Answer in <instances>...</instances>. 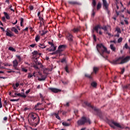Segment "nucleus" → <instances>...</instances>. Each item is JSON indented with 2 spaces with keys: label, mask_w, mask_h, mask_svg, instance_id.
<instances>
[{
  "label": "nucleus",
  "mask_w": 130,
  "mask_h": 130,
  "mask_svg": "<svg viewBox=\"0 0 130 130\" xmlns=\"http://www.w3.org/2000/svg\"><path fill=\"white\" fill-rule=\"evenodd\" d=\"M85 77L88 78V79H92V75L89 74H85Z\"/></svg>",
  "instance_id": "nucleus-32"
},
{
  "label": "nucleus",
  "mask_w": 130,
  "mask_h": 130,
  "mask_svg": "<svg viewBox=\"0 0 130 130\" xmlns=\"http://www.w3.org/2000/svg\"><path fill=\"white\" fill-rule=\"evenodd\" d=\"M102 30H104V31H108L109 30H110V26H100V31H99V33H102V31H101Z\"/></svg>",
  "instance_id": "nucleus-9"
},
{
  "label": "nucleus",
  "mask_w": 130,
  "mask_h": 130,
  "mask_svg": "<svg viewBox=\"0 0 130 130\" xmlns=\"http://www.w3.org/2000/svg\"><path fill=\"white\" fill-rule=\"evenodd\" d=\"M8 49H9V50H10L11 51L16 52V50L12 47H10Z\"/></svg>",
  "instance_id": "nucleus-34"
},
{
  "label": "nucleus",
  "mask_w": 130,
  "mask_h": 130,
  "mask_svg": "<svg viewBox=\"0 0 130 130\" xmlns=\"http://www.w3.org/2000/svg\"><path fill=\"white\" fill-rule=\"evenodd\" d=\"M130 60V56H125L122 55L120 56L118 58H116L115 60H113L111 62V63L113 64H123L124 63H126L128 62Z\"/></svg>",
  "instance_id": "nucleus-1"
},
{
  "label": "nucleus",
  "mask_w": 130,
  "mask_h": 130,
  "mask_svg": "<svg viewBox=\"0 0 130 130\" xmlns=\"http://www.w3.org/2000/svg\"><path fill=\"white\" fill-rule=\"evenodd\" d=\"M122 42V38H120L118 39L117 42L118 43H120V42Z\"/></svg>",
  "instance_id": "nucleus-39"
},
{
  "label": "nucleus",
  "mask_w": 130,
  "mask_h": 130,
  "mask_svg": "<svg viewBox=\"0 0 130 130\" xmlns=\"http://www.w3.org/2000/svg\"><path fill=\"white\" fill-rule=\"evenodd\" d=\"M48 44H49V45H51L52 47V46H53V47L54 46V45L51 42H48Z\"/></svg>",
  "instance_id": "nucleus-48"
},
{
  "label": "nucleus",
  "mask_w": 130,
  "mask_h": 130,
  "mask_svg": "<svg viewBox=\"0 0 130 130\" xmlns=\"http://www.w3.org/2000/svg\"><path fill=\"white\" fill-rule=\"evenodd\" d=\"M100 25H97L94 27L93 30H94L95 32H97V33H98V30H100Z\"/></svg>",
  "instance_id": "nucleus-19"
},
{
  "label": "nucleus",
  "mask_w": 130,
  "mask_h": 130,
  "mask_svg": "<svg viewBox=\"0 0 130 130\" xmlns=\"http://www.w3.org/2000/svg\"><path fill=\"white\" fill-rule=\"evenodd\" d=\"M3 107V104H2V98H0V108Z\"/></svg>",
  "instance_id": "nucleus-49"
},
{
  "label": "nucleus",
  "mask_w": 130,
  "mask_h": 130,
  "mask_svg": "<svg viewBox=\"0 0 130 130\" xmlns=\"http://www.w3.org/2000/svg\"><path fill=\"white\" fill-rule=\"evenodd\" d=\"M122 88H123V90H127V89H130V84L123 86Z\"/></svg>",
  "instance_id": "nucleus-16"
},
{
  "label": "nucleus",
  "mask_w": 130,
  "mask_h": 130,
  "mask_svg": "<svg viewBox=\"0 0 130 130\" xmlns=\"http://www.w3.org/2000/svg\"><path fill=\"white\" fill-rule=\"evenodd\" d=\"M49 90H50V91L53 93H58V92H60V89L50 87L49 88Z\"/></svg>",
  "instance_id": "nucleus-12"
},
{
  "label": "nucleus",
  "mask_w": 130,
  "mask_h": 130,
  "mask_svg": "<svg viewBox=\"0 0 130 130\" xmlns=\"http://www.w3.org/2000/svg\"><path fill=\"white\" fill-rule=\"evenodd\" d=\"M39 47H40V48H42V49H43L44 48H45V47H46V46L44 45V44L42 43V44H39Z\"/></svg>",
  "instance_id": "nucleus-22"
},
{
  "label": "nucleus",
  "mask_w": 130,
  "mask_h": 130,
  "mask_svg": "<svg viewBox=\"0 0 130 130\" xmlns=\"http://www.w3.org/2000/svg\"><path fill=\"white\" fill-rule=\"evenodd\" d=\"M86 122H88L89 124H91V121H90V119L86 118V117H82L81 119L77 121V123L78 125H83L85 124Z\"/></svg>",
  "instance_id": "nucleus-4"
},
{
  "label": "nucleus",
  "mask_w": 130,
  "mask_h": 130,
  "mask_svg": "<svg viewBox=\"0 0 130 130\" xmlns=\"http://www.w3.org/2000/svg\"><path fill=\"white\" fill-rule=\"evenodd\" d=\"M103 3L105 9L107 10V9H108V4H107V1H106V0H103Z\"/></svg>",
  "instance_id": "nucleus-13"
},
{
  "label": "nucleus",
  "mask_w": 130,
  "mask_h": 130,
  "mask_svg": "<svg viewBox=\"0 0 130 130\" xmlns=\"http://www.w3.org/2000/svg\"><path fill=\"white\" fill-rule=\"evenodd\" d=\"M39 19L40 20V22H42L43 25H44V19L41 17V16H39Z\"/></svg>",
  "instance_id": "nucleus-30"
},
{
  "label": "nucleus",
  "mask_w": 130,
  "mask_h": 130,
  "mask_svg": "<svg viewBox=\"0 0 130 130\" xmlns=\"http://www.w3.org/2000/svg\"><path fill=\"white\" fill-rule=\"evenodd\" d=\"M107 34L108 36H110V37H113V35H111L110 33H108Z\"/></svg>",
  "instance_id": "nucleus-57"
},
{
  "label": "nucleus",
  "mask_w": 130,
  "mask_h": 130,
  "mask_svg": "<svg viewBox=\"0 0 130 130\" xmlns=\"http://www.w3.org/2000/svg\"><path fill=\"white\" fill-rule=\"evenodd\" d=\"M91 86H92V87L95 88V87H96L97 86V83L95 82H93L91 83Z\"/></svg>",
  "instance_id": "nucleus-33"
},
{
  "label": "nucleus",
  "mask_w": 130,
  "mask_h": 130,
  "mask_svg": "<svg viewBox=\"0 0 130 130\" xmlns=\"http://www.w3.org/2000/svg\"><path fill=\"white\" fill-rule=\"evenodd\" d=\"M40 98L42 99L43 98H45V96H43V95H42V94L40 93Z\"/></svg>",
  "instance_id": "nucleus-52"
},
{
  "label": "nucleus",
  "mask_w": 130,
  "mask_h": 130,
  "mask_svg": "<svg viewBox=\"0 0 130 130\" xmlns=\"http://www.w3.org/2000/svg\"><path fill=\"white\" fill-rule=\"evenodd\" d=\"M125 48L126 49H128L129 48L128 47V45H127V43H126L124 46Z\"/></svg>",
  "instance_id": "nucleus-46"
},
{
  "label": "nucleus",
  "mask_w": 130,
  "mask_h": 130,
  "mask_svg": "<svg viewBox=\"0 0 130 130\" xmlns=\"http://www.w3.org/2000/svg\"><path fill=\"white\" fill-rule=\"evenodd\" d=\"M0 28L1 29V30H2L3 32H5V28H4V27H0Z\"/></svg>",
  "instance_id": "nucleus-63"
},
{
  "label": "nucleus",
  "mask_w": 130,
  "mask_h": 130,
  "mask_svg": "<svg viewBox=\"0 0 130 130\" xmlns=\"http://www.w3.org/2000/svg\"><path fill=\"white\" fill-rule=\"evenodd\" d=\"M11 31L12 32H15V33H18V29H17V28H16V27H12L11 28Z\"/></svg>",
  "instance_id": "nucleus-28"
},
{
  "label": "nucleus",
  "mask_w": 130,
  "mask_h": 130,
  "mask_svg": "<svg viewBox=\"0 0 130 130\" xmlns=\"http://www.w3.org/2000/svg\"><path fill=\"white\" fill-rule=\"evenodd\" d=\"M84 104L86 105V106H88V107H89V108H91V109H93L94 111H95L96 112L97 115L100 117V118H103V116H102V113L99 109H98L97 108L94 107V106H92L91 105V104L88 103L87 102H85Z\"/></svg>",
  "instance_id": "nucleus-3"
},
{
  "label": "nucleus",
  "mask_w": 130,
  "mask_h": 130,
  "mask_svg": "<svg viewBox=\"0 0 130 130\" xmlns=\"http://www.w3.org/2000/svg\"><path fill=\"white\" fill-rule=\"evenodd\" d=\"M2 21H3V22H6V17H5V16H3V17H2Z\"/></svg>",
  "instance_id": "nucleus-54"
},
{
  "label": "nucleus",
  "mask_w": 130,
  "mask_h": 130,
  "mask_svg": "<svg viewBox=\"0 0 130 130\" xmlns=\"http://www.w3.org/2000/svg\"><path fill=\"white\" fill-rule=\"evenodd\" d=\"M9 9L11 11H12V12H15V10L13 9V8H12V5H10L9 6Z\"/></svg>",
  "instance_id": "nucleus-45"
},
{
  "label": "nucleus",
  "mask_w": 130,
  "mask_h": 130,
  "mask_svg": "<svg viewBox=\"0 0 130 130\" xmlns=\"http://www.w3.org/2000/svg\"><path fill=\"white\" fill-rule=\"evenodd\" d=\"M101 8V4L100 3H98L97 5V10H99Z\"/></svg>",
  "instance_id": "nucleus-41"
},
{
  "label": "nucleus",
  "mask_w": 130,
  "mask_h": 130,
  "mask_svg": "<svg viewBox=\"0 0 130 130\" xmlns=\"http://www.w3.org/2000/svg\"><path fill=\"white\" fill-rule=\"evenodd\" d=\"M39 40H40V36L38 35L36 37L35 41H36V42H38V41H39Z\"/></svg>",
  "instance_id": "nucleus-27"
},
{
  "label": "nucleus",
  "mask_w": 130,
  "mask_h": 130,
  "mask_svg": "<svg viewBox=\"0 0 130 130\" xmlns=\"http://www.w3.org/2000/svg\"><path fill=\"white\" fill-rule=\"evenodd\" d=\"M66 49V45H61L59 46L58 50L56 51V53H60L62 51Z\"/></svg>",
  "instance_id": "nucleus-8"
},
{
  "label": "nucleus",
  "mask_w": 130,
  "mask_h": 130,
  "mask_svg": "<svg viewBox=\"0 0 130 130\" xmlns=\"http://www.w3.org/2000/svg\"><path fill=\"white\" fill-rule=\"evenodd\" d=\"M66 61V58H63L62 60H61V62H64Z\"/></svg>",
  "instance_id": "nucleus-59"
},
{
  "label": "nucleus",
  "mask_w": 130,
  "mask_h": 130,
  "mask_svg": "<svg viewBox=\"0 0 130 130\" xmlns=\"http://www.w3.org/2000/svg\"><path fill=\"white\" fill-rule=\"evenodd\" d=\"M71 121H72V119H68L66 122V126H70L72 123Z\"/></svg>",
  "instance_id": "nucleus-14"
},
{
  "label": "nucleus",
  "mask_w": 130,
  "mask_h": 130,
  "mask_svg": "<svg viewBox=\"0 0 130 130\" xmlns=\"http://www.w3.org/2000/svg\"><path fill=\"white\" fill-rule=\"evenodd\" d=\"M30 91H31V90L30 89H28V90H27L25 92V94H29V93H30Z\"/></svg>",
  "instance_id": "nucleus-58"
},
{
  "label": "nucleus",
  "mask_w": 130,
  "mask_h": 130,
  "mask_svg": "<svg viewBox=\"0 0 130 130\" xmlns=\"http://www.w3.org/2000/svg\"><path fill=\"white\" fill-rule=\"evenodd\" d=\"M28 118H31L32 120H35L37 117H36V114H34V113H30L28 114Z\"/></svg>",
  "instance_id": "nucleus-10"
},
{
  "label": "nucleus",
  "mask_w": 130,
  "mask_h": 130,
  "mask_svg": "<svg viewBox=\"0 0 130 130\" xmlns=\"http://www.w3.org/2000/svg\"><path fill=\"white\" fill-rule=\"evenodd\" d=\"M39 105H42V103H37V104L35 105V109H36V108H37V107H38V106H39Z\"/></svg>",
  "instance_id": "nucleus-36"
},
{
  "label": "nucleus",
  "mask_w": 130,
  "mask_h": 130,
  "mask_svg": "<svg viewBox=\"0 0 130 130\" xmlns=\"http://www.w3.org/2000/svg\"><path fill=\"white\" fill-rule=\"evenodd\" d=\"M21 97H22L23 98H26V97H27V95L25 94H21Z\"/></svg>",
  "instance_id": "nucleus-60"
},
{
  "label": "nucleus",
  "mask_w": 130,
  "mask_h": 130,
  "mask_svg": "<svg viewBox=\"0 0 130 130\" xmlns=\"http://www.w3.org/2000/svg\"><path fill=\"white\" fill-rule=\"evenodd\" d=\"M22 72H24L25 73H27V72H28V70L25 68H22Z\"/></svg>",
  "instance_id": "nucleus-47"
},
{
  "label": "nucleus",
  "mask_w": 130,
  "mask_h": 130,
  "mask_svg": "<svg viewBox=\"0 0 130 130\" xmlns=\"http://www.w3.org/2000/svg\"><path fill=\"white\" fill-rule=\"evenodd\" d=\"M116 31H117L118 33H120V28L117 27L116 28Z\"/></svg>",
  "instance_id": "nucleus-44"
},
{
  "label": "nucleus",
  "mask_w": 130,
  "mask_h": 130,
  "mask_svg": "<svg viewBox=\"0 0 130 130\" xmlns=\"http://www.w3.org/2000/svg\"><path fill=\"white\" fill-rule=\"evenodd\" d=\"M73 38H74V37H73V35L69 34V36L68 37L69 41H70V42H73Z\"/></svg>",
  "instance_id": "nucleus-17"
},
{
  "label": "nucleus",
  "mask_w": 130,
  "mask_h": 130,
  "mask_svg": "<svg viewBox=\"0 0 130 130\" xmlns=\"http://www.w3.org/2000/svg\"><path fill=\"white\" fill-rule=\"evenodd\" d=\"M33 77V75H32V74L29 73H28V76H27V78L28 79H31V78Z\"/></svg>",
  "instance_id": "nucleus-35"
},
{
  "label": "nucleus",
  "mask_w": 130,
  "mask_h": 130,
  "mask_svg": "<svg viewBox=\"0 0 130 130\" xmlns=\"http://www.w3.org/2000/svg\"><path fill=\"white\" fill-rule=\"evenodd\" d=\"M110 43H114L115 44V43H116V41L115 40L110 41Z\"/></svg>",
  "instance_id": "nucleus-56"
},
{
  "label": "nucleus",
  "mask_w": 130,
  "mask_h": 130,
  "mask_svg": "<svg viewBox=\"0 0 130 130\" xmlns=\"http://www.w3.org/2000/svg\"><path fill=\"white\" fill-rule=\"evenodd\" d=\"M18 63H19L18 62L17 59H15L13 61V67L14 68L15 70H16V71H19V68L17 67H18Z\"/></svg>",
  "instance_id": "nucleus-11"
},
{
  "label": "nucleus",
  "mask_w": 130,
  "mask_h": 130,
  "mask_svg": "<svg viewBox=\"0 0 130 130\" xmlns=\"http://www.w3.org/2000/svg\"><path fill=\"white\" fill-rule=\"evenodd\" d=\"M40 15H41V13L40 12H39L38 13V17L39 18V17H41Z\"/></svg>",
  "instance_id": "nucleus-61"
},
{
  "label": "nucleus",
  "mask_w": 130,
  "mask_h": 130,
  "mask_svg": "<svg viewBox=\"0 0 130 130\" xmlns=\"http://www.w3.org/2000/svg\"><path fill=\"white\" fill-rule=\"evenodd\" d=\"M33 9H34V8L33 7V6H29V9L30 11H32Z\"/></svg>",
  "instance_id": "nucleus-55"
},
{
  "label": "nucleus",
  "mask_w": 130,
  "mask_h": 130,
  "mask_svg": "<svg viewBox=\"0 0 130 130\" xmlns=\"http://www.w3.org/2000/svg\"><path fill=\"white\" fill-rule=\"evenodd\" d=\"M46 76H42L41 78H38V81H45V80H46Z\"/></svg>",
  "instance_id": "nucleus-21"
},
{
  "label": "nucleus",
  "mask_w": 130,
  "mask_h": 130,
  "mask_svg": "<svg viewBox=\"0 0 130 130\" xmlns=\"http://www.w3.org/2000/svg\"><path fill=\"white\" fill-rule=\"evenodd\" d=\"M4 15H5V17L6 19H7V20H10V15H9L8 13L4 12Z\"/></svg>",
  "instance_id": "nucleus-18"
},
{
  "label": "nucleus",
  "mask_w": 130,
  "mask_h": 130,
  "mask_svg": "<svg viewBox=\"0 0 130 130\" xmlns=\"http://www.w3.org/2000/svg\"><path fill=\"white\" fill-rule=\"evenodd\" d=\"M73 32H80V29L79 28H74Z\"/></svg>",
  "instance_id": "nucleus-40"
},
{
  "label": "nucleus",
  "mask_w": 130,
  "mask_h": 130,
  "mask_svg": "<svg viewBox=\"0 0 130 130\" xmlns=\"http://www.w3.org/2000/svg\"><path fill=\"white\" fill-rule=\"evenodd\" d=\"M19 100H20V99H12V100H10V101L11 102H17V101H19Z\"/></svg>",
  "instance_id": "nucleus-37"
},
{
  "label": "nucleus",
  "mask_w": 130,
  "mask_h": 130,
  "mask_svg": "<svg viewBox=\"0 0 130 130\" xmlns=\"http://www.w3.org/2000/svg\"><path fill=\"white\" fill-rule=\"evenodd\" d=\"M69 3L70 5H79V3L76 1H70Z\"/></svg>",
  "instance_id": "nucleus-24"
},
{
  "label": "nucleus",
  "mask_w": 130,
  "mask_h": 130,
  "mask_svg": "<svg viewBox=\"0 0 130 130\" xmlns=\"http://www.w3.org/2000/svg\"><path fill=\"white\" fill-rule=\"evenodd\" d=\"M96 49L99 53H100V55L102 56L104 58H108V56H104V53H108L109 54L110 53V51H107V48L103 45L102 44H98L96 45Z\"/></svg>",
  "instance_id": "nucleus-2"
},
{
  "label": "nucleus",
  "mask_w": 130,
  "mask_h": 130,
  "mask_svg": "<svg viewBox=\"0 0 130 130\" xmlns=\"http://www.w3.org/2000/svg\"><path fill=\"white\" fill-rule=\"evenodd\" d=\"M6 36H9V37H13V36H14V34L6 33Z\"/></svg>",
  "instance_id": "nucleus-31"
},
{
  "label": "nucleus",
  "mask_w": 130,
  "mask_h": 130,
  "mask_svg": "<svg viewBox=\"0 0 130 130\" xmlns=\"http://www.w3.org/2000/svg\"><path fill=\"white\" fill-rule=\"evenodd\" d=\"M66 73H67V74H72L73 73V69H72L71 64L67 63V61L66 64Z\"/></svg>",
  "instance_id": "nucleus-6"
},
{
  "label": "nucleus",
  "mask_w": 130,
  "mask_h": 130,
  "mask_svg": "<svg viewBox=\"0 0 130 130\" xmlns=\"http://www.w3.org/2000/svg\"><path fill=\"white\" fill-rule=\"evenodd\" d=\"M42 102H45V98H43V99H41Z\"/></svg>",
  "instance_id": "nucleus-62"
},
{
  "label": "nucleus",
  "mask_w": 130,
  "mask_h": 130,
  "mask_svg": "<svg viewBox=\"0 0 130 130\" xmlns=\"http://www.w3.org/2000/svg\"><path fill=\"white\" fill-rule=\"evenodd\" d=\"M52 47H53V49H50L49 50V51H54L55 50V49H56V48L54 46H52Z\"/></svg>",
  "instance_id": "nucleus-42"
},
{
  "label": "nucleus",
  "mask_w": 130,
  "mask_h": 130,
  "mask_svg": "<svg viewBox=\"0 0 130 130\" xmlns=\"http://www.w3.org/2000/svg\"><path fill=\"white\" fill-rule=\"evenodd\" d=\"M111 127L113 128H115V126L119 127V128H123V127L119 124V123L114 122V121H112V123L109 124ZM115 125V126H114Z\"/></svg>",
  "instance_id": "nucleus-7"
},
{
  "label": "nucleus",
  "mask_w": 130,
  "mask_h": 130,
  "mask_svg": "<svg viewBox=\"0 0 130 130\" xmlns=\"http://www.w3.org/2000/svg\"><path fill=\"white\" fill-rule=\"evenodd\" d=\"M92 16H93V17H94V16H95V12H94V10H93V11H92Z\"/></svg>",
  "instance_id": "nucleus-64"
},
{
  "label": "nucleus",
  "mask_w": 130,
  "mask_h": 130,
  "mask_svg": "<svg viewBox=\"0 0 130 130\" xmlns=\"http://www.w3.org/2000/svg\"><path fill=\"white\" fill-rule=\"evenodd\" d=\"M110 48L112 51H114V52H115L116 51V48L114 47V45L113 44H111L110 45Z\"/></svg>",
  "instance_id": "nucleus-15"
},
{
  "label": "nucleus",
  "mask_w": 130,
  "mask_h": 130,
  "mask_svg": "<svg viewBox=\"0 0 130 130\" xmlns=\"http://www.w3.org/2000/svg\"><path fill=\"white\" fill-rule=\"evenodd\" d=\"M93 40H94V41H97V39L96 38V36L95 35H93Z\"/></svg>",
  "instance_id": "nucleus-50"
},
{
  "label": "nucleus",
  "mask_w": 130,
  "mask_h": 130,
  "mask_svg": "<svg viewBox=\"0 0 130 130\" xmlns=\"http://www.w3.org/2000/svg\"><path fill=\"white\" fill-rule=\"evenodd\" d=\"M36 45V44H31L30 45V47H32L33 48L35 47Z\"/></svg>",
  "instance_id": "nucleus-53"
},
{
  "label": "nucleus",
  "mask_w": 130,
  "mask_h": 130,
  "mask_svg": "<svg viewBox=\"0 0 130 130\" xmlns=\"http://www.w3.org/2000/svg\"><path fill=\"white\" fill-rule=\"evenodd\" d=\"M28 30H29L30 32H33V28L31 27H26L24 29H23V31H28Z\"/></svg>",
  "instance_id": "nucleus-20"
},
{
  "label": "nucleus",
  "mask_w": 130,
  "mask_h": 130,
  "mask_svg": "<svg viewBox=\"0 0 130 130\" xmlns=\"http://www.w3.org/2000/svg\"><path fill=\"white\" fill-rule=\"evenodd\" d=\"M53 115L55 116V117H56V118H57V119H58L59 120H60V117L58 115V113H54L53 114Z\"/></svg>",
  "instance_id": "nucleus-23"
},
{
  "label": "nucleus",
  "mask_w": 130,
  "mask_h": 130,
  "mask_svg": "<svg viewBox=\"0 0 130 130\" xmlns=\"http://www.w3.org/2000/svg\"><path fill=\"white\" fill-rule=\"evenodd\" d=\"M16 57H17L18 59H19V61H21L22 60V58H21V56L19 55H16Z\"/></svg>",
  "instance_id": "nucleus-43"
},
{
  "label": "nucleus",
  "mask_w": 130,
  "mask_h": 130,
  "mask_svg": "<svg viewBox=\"0 0 130 130\" xmlns=\"http://www.w3.org/2000/svg\"><path fill=\"white\" fill-rule=\"evenodd\" d=\"M32 56H36V55H38L39 53L37 51H34L32 52Z\"/></svg>",
  "instance_id": "nucleus-26"
},
{
  "label": "nucleus",
  "mask_w": 130,
  "mask_h": 130,
  "mask_svg": "<svg viewBox=\"0 0 130 130\" xmlns=\"http://www.w3.org/2000/svg\"><path fill=\"white\" fill-rule=\"evenodd\" d=\"M35 60L34 61L36 63V64L34 65V68L36 69V70H39V68H38V66H40V68H43V66L42 65V63L41 62H39L37 60V58H34Z\"/></svg>",
  "instance_id": "nucleus-5"
},
{
  "label": "nucleus",
  "mask_w": 130,
  "mask_h": 130,
  "mask_svg": "<svg viewBox=\"0 0 130 130\" xmlns=\"http://www.w3.org/2000/svg\"><path fill=\"white\" fill-rule=\"evenodd\" d=\"M20 26L21 27H23V23L24 22V19L23 18H20Z\"/></svg>",
  "instance_id": "nucleus-29"
},
{
  "label": "nucleus",
  "mask_w": 130,
  "mask_h": 130,
  "mask_svg": "<svg viewBox=\"0 0 130 130\" xmlns=\"http://www.w3.org/2000/svg\"><path fill=\"white\" fill-rule=\"evenodd\" d=\"M98 71H99V68L95 67H93V73L97 74V72H98Z\"/></svg>",
  "instance_id": "nucleus-25"
},
{
  "label": "nucleus",
  "mask_w": 130,
  "mask_h": 130,
  "mask_svg": "<svg viewBox=\"0 0 130 130\" xmlns=\"http://www.w3.org/2000/svg\"><path fill=\"white\" fill-rule=\"evenodd\" d=\"M57 35L59 38H61V37H62V35L61 34H58Z\"/></svg>",
  "instance_id": "nucleus-51"
},
{
  "label": "nucleus",
  "mask_w": 130,
  "mask_h": 130,
  "mask_svg": "<svg viewBox=\"0 0 130 130\" xmlns=\"http://www.w3.org/2000/svg\"><path fill=\"white\" fill-rule=\"evenodd\" d=\"M92 5L93 6V7L96 6V1L95 0H92Z\"/></svg>",
  "instance_id": "nucleus-38"
}]
</instances>
